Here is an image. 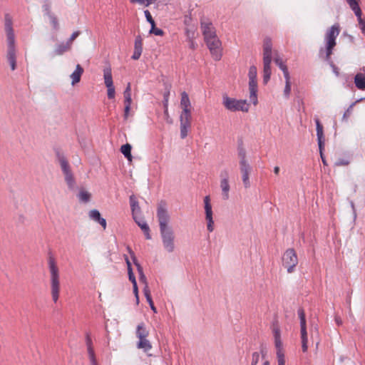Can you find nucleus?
<instances>
[{
    "mask_svg": "<svg viewBox=\"0 0 365 365\" xmlns=\"http://www.w3.org/2000/svg\"><path fill=\"white\" fill-rule=\"evenodd\" d=\"M157 217L163 247L168 252H173L175 247V233L172 227L169 225L170 216L168 211L165 202L161 201L158 204Z\"/></svg>",
    "mask_w": 365,
    "mask_h": 365,
    "instance_id": "1",
    "label": "nucleus"
},
{
    "mask_svg": "<svg viewBox=\"0 0 365 365\" xmlns=\"http://www.w3.org/2000/svg\"><path fill=\"white\" fill-rule=\"evenodd\" d=\"M274 61L275 64L282 70L287 66L283 63L282 59L278 54L277 51L272 52V43L269 37H266L263 41V82L267 83L272 74L271 63Z\"/></svg>",
    "mask_w": 365,
    "mask_h": 365,
    "instance_id": "2",
    "label": "nucleus"
},
{
    "mask_svg": "<svg viewBox=\"0 0 365 365\" xmlns=\"http://www.w3.org/2000/svg\"><path fill=\"white\" fill-rule=\"evenodd\" d=\"M4 30L6 36L7 50L6 58L12 71L16 68V51L15 36L12 28V19L9 14L4 16Z\"/></svg>",
    "mask_w": 365,
    "mask_h": 365,
    "instance_id": "3",
    "label": "nucleus"
},
{
    "mask_svg": "<svg viewBox=\"0 0 365 365\" xmlns=\"http://www.w3.org/2000/svg\"><path fill=\"white\" fill-rule=\"evenodd\" d=\"M48 268L51 274V296L53 302H56L59 297L60 277L58 268L54 258L52 257H50L48 259Z\"/></svg>",
    "mask_w": 365,
    "mask_h": 365,
    "instance_id": "4",
    "label": "nucleus"
},
{
    "mask_svg": "<svg viewBox=\"0 0 365 365\" xmlns=\"http://www.w3.org/2000/svg\"><path fill=\"white\" fill-rule=\"evenodd\" d=\"M57 159L64 175V179L68 185V189L71 190H73L76 188V180L71 170L68 160H66L65 156L60 153H57Z\"/></svg>",
    "mask_w": 365,
    "mask_h": 365,
    "instance_id": "5",
    "label": "nucleus"
},
{
    "mask_svg": "<svg viewBox=\"0 0 365 365\" xmlns=\"http://www.w3.org/2000/svg\"><path fill=\"white\" fill-rule=\"evenodd\" d=\"M222 104L229 110L232 112L242 111L247 112L249 110V105L246 100H237L230 98L227 95L222 97Z\"/></svg>",
    "mask_w": 365,
    "mask_h": 365,
    "instance_id": "6",
    "label": "nucleus"
},
{
    "mask_svg": "<svg viewBox=\"0 0 365 365\" xmlns=\"http://www.w3.org/2000/svg\"><path fill=\"white\" fill-rule=\"evenodd\" d=\"M339 34V25H333L326 34V60L329 61L332 50L336 46V38Z\"/></svg>",
    "mask_w": 365,
    "mask_h": 365,
    "instance_id": "7",
    "label": "nucleus"
},
{
    "mask_svg": "<svg viewBox=\"0 0 365 365\" xmlns=\"http://www.w3.org/2000/svg\"><path fill=\"white\" fill-rule=\"evenodd\" d=\"M283 266L287 268L289 273L294 272V267L298 263V258L293 249H288L282 257Z\"/></svg>",
    "mask_w": 365,
    "mask_h": 365,
    "instance_id": "8",
    "label": "nucleus"
},
{
    "mask_svg": "<svg viewBox=\"0 0 365 365\" xmlns=\"http://www.w3.org/2000/svg\"><path fill=\"white\" fill-rule=\"evenodd\" d=\"M298 315L300 319V334L302 341V349L303 352H307L308 349V337L307 331V324L305 313L302 308L299 309Z\"/></svg>",
    "mask_w": 365,
    "mask_h": 365,
    "instance_id": "9",
    "label": "nucleus"
},
{
    "mask_svg": "<svg viewBox=\"0 0 365 365\" xmlns=\"http://www.w3.org/2000/svg\"><path fill=\"white\" fill-rule=\"evenodd\" d=\"M210 53L215 60L219 61L221 58L220 41L217 36L205 40Z\"/></svg>",
    "mask_w": 365,
    "mask_h": 365,
    "instance_id": "10",
    "label": "nucleus"
},
{
    "mask_svg": "<svg viewBox=\"0 0 365 365\" xmlns=\"http://www.w3.org/2000/svg\"><path fill=\"white\" fill-rule=\"evenodd\" d=\"M204 204L207 229L209 232H212L214 230V221L212 218V205L210 204V198L209 195L204 197Z\"/></svg>",
    "mask_w": 365,
    "mask_h": 365,
    "instance_id": "11",
    "label": "nucleus"
},
{
    "mask_svg": "<svg viewBox=\"0 0 365 365\" xmlns=\"http://www.w3.org/2000/svg\"><path fill=\"white\" fill-rule=\"evenodd\" d=\"M200 23L205 40L217 36L215 29L214 28L211 22L205 21V19H201Z\"/></svg>",
    "mask_w": 365,
    "mask_h": 365,
    "instance_id": "12",
    "label": "nucleus"
},
{
    "mask_svg": "<svg viewBox=\"0 0 365 365\" xmlns=\"http://www.w3.org/2000/svg\"><path fill=\"white\" fill-rule=\"evenodd\" d=\"M180 106L182 109L180 116L191 117V103L189 96L185 91L181 93Z\"/></svg>",
    "mask_w": 365,
    "mask_h": 365,
    "instance_id": "13",
    "label": "nucleus"
},
{
    "mask_svg": "<svg viewBox=\"0 0 365 365\" xmlns=\"http://www.w3.org/2000/svg\"><path fill=\"white\" fill-rule=\"evenodd\" d=\"M240 170L242 174V180L245 188L250 187V175L252 170V168L250 164L240 165Z\"/></svg>",
    "mask_w": 365,
    "mask_h": 365,
    "instance_id": "14",
    "label": "nucleus"
},
{
    "mask_svg": "<svg viewBox=\"0 0 365 365\" xmlns=\"http://www.w3.org/2000/svg\"><path fill=\"white\" fill-rule=\"evenodd\" d=\"M192 117L180 116V137L184 139L187 137L188 129L191 127Z\"/></svg>",
    "mask_w": 365,
    "mask_h": 365,
    "instance_id": "15",
    "label": "nucleus"
},
{
    "mask_svg": "<svg viewBox=\"0 0 365 365\" xmlns=\"http://www.w3.org/2000/svg\"><path fill=\"white\" fill-rule=\"evenodd\" d=\"M250 98L254 105L257 103V79H249Z\"/></svg>",
    "mask_w": 365,
    "mask_h": 365,
    "instance_id": "16",
    "label": "nucleus"
},
{
    "mask_svg": "<svg viewBox=\"0 0 365 365\" xmlns=\"http://www.w3.org/2000/svg\"><path fill=\"white\" fill-rule=\"evenodd\" d=\"M143 51V40L140 36H138L135 40L134 52L132 56L133 60H138L141 56Z\"/></svg>",
    "mask_w": 365,
    "mask_h": 365,
    "instance_id": "17",
    "label": "nucleus"
},
{
    "mask_svg": "<svg viewBox=\"0 0 365 365\" xmlns=\"http://www.w3.org/2000/svg\"><path fill=\"white\" fill-rule=\"evenodd\" d=\"M237 155L239 158V165L250 164L247 158L246 150L242 142L237 145Z\"/></svg>",
    "mask_w": 365,
    "mask_h": 365,
    "instance_id": "18",
    "label": "nucleus"
},
{
    "mask_svg": "<svg viewBox=\"0 0 365 365\" xmlns=\"http://www.w3.org/2000/svg\"><path fill=\"white\" fill-rule=\"evenodd\" d=\"M272 332L274 337V344L276 348L282 347V342L281 341L280 329L277 322L272 324Z\"/></svg>",
    "mask_w": 365,
    "mask_h": 365,
    "instance_id": "19",
    "label": "nucleus"
},
{
    "mask_svg": "<svg viewBox=\"0 0 365 365\" xmlns=\"http://www.w3.org/2000/svg\"><path fill=\"white\" fill-rule=\"evenodd\" d=\"M71 46L67 43H61L56 46V48L51 53V56L54 57L56 56L63 55L65 52L69 51Z\"/></svg>",
    "mask_w": 365,
    "mask_h": 365,
    "instance_id": "20",
    "label": "nucleus"
},
{
    "mask_svg": "<svg viewBox=\"0 0 365 365\" xmlns=\"http://www.w3.org/2000/svg\"><path fill=\"white\" fill-rule=\"evenodd\" d=\"M133 219L135 222L138 224V225L141 228V230L143 231L144 234L145 235V237L148 240L151 239V236L150 234V228L148 224L144 222L143 220L138 219L135 215H133Z\"/></svg>",
    "mask_w": 365,
    "mask_h": 365,
    "instance_id": "21",
    "label": "nucleus"
},
{
    "mask_svg": "<svg viewBox=\"0 0 365 365\" xmlns=\"http://www.w3.org/2000/svg\"><path fill=\"white\" fill-rule=\"evenodd\" d=\"M83 73V68L78 64L76 70L71 73V78L72 79V85H75L81 80V76Z\"/></svg>",
    "mask_w": 365,
    "mask_h": 365,
    "instance_id": "22",
    "label": "nucleus"
},
{
    "mask_svg": "<svg viewBox=\"0 0 365 365\" xmlns=\"http://www.w3.org/2000/svg\"><path fill=\"white\" fill-rule=\"evenodd\" d=\"M103 78L106 87H111L113 86L111 68L109 66L103 69Z\"/></svg>",
    "mask_w": 365,
    "mask_h": 365,
    "instance_id": "23",
    "label": "nucleus"
},
{
    "mask_svg": "<svg viewBox=\"0 0 365 365\" xmlns=\"http://www.w3.org/2000/svg\"><path fill=\"white\" fill-rule=\"evenodd\" d=\"M220 187L222 190V198L225 200H228L230 197L229 192H230V185L229 180L225 179L220 180Z\"/></svg>",
    "mask_w": 365,
    "mask_h": 365,
    "instance_id": "24",
    "label": "nucleus"
},
{
    "mask_svg": "<svg viewBox=\"0 0 365 365\" xmlns=\"http://www.w3.org/2000/svg\"><path fill=\"white\" fill-rule=\"evenodd\" d=\"M354 83L360 90L365 89V75L362 73H358L354 78Z\"/></svg>",
    "mask_w": 365,
    "mask_h": 365,
    "instance_id": "25",
    "label": "nucleus"
},
{
    "mask_svg": "<svg viewBox=\"0 0 365 365\" xmlns=\"http://www.w3.org/2000/svg\"><path fill=\"white\" fill-rule=\"evenodd\" d=\"M148 334H149V332L146 329V328L145 327V324L144 323L139 324L138 325V327H137V329H136V336H137V337L138 339L147 338Z\"/></svg>",
    "mask_w": 365,
    "mask_h": 365,
    "instance_id": "26",
    "label": "nucleus"
},
{
    "mask_svg": "<svg viewBox=\"0 0 365 365\" xmlns=\"http://www.w3.org/2000/svg\"><path fill=\"white\" fill-rule=\"evenodd\" d=\"M138 349H142L144 351H148L151 349L152 345L150 342L146 338L139 339V341L137 344Z\"/></svg>",
    "mask_w": 365,
    "mask_h": 365,
    "instance_id": "27",
    "label": "nucleus"
},
{
    "mask_svg": "<svg viewBox=\"0 0 365 365\" xmlns=\"http://www.w3.org/2000/svg\"><path fill=\"white\" fill-rule=\"evenodd\" d=\"M87 346L91 365H97V362L94 355V351L93 348L91 347V339H90L88 335L87 336Z\"/></svg>",
    "mask_w": 365,
    "mask_h": 365,
    "instance_id": "28",
    "label": "nucleus"
},
{
    "mask_svg": "<svg viewBox=\"0 0 365 365\" xmlns=\"http://www.w3.org/2000/svg\"><path fill=\"white\" fill-rule=\"evenodd\" d=\"M143 292L144 295L146 298L147 302H148L151 309L155 313L157 312L156 308L154 306L151 295H150V291L149 287H144L143 288Z\"/></svg>",
    "mask_w": 365,
    "mask_h": 365,
    "instance_id": "29",
    "label": "nucleus"
},
{
    "mask_svg": "<svg viewBox=\"0 0 365 365\" xmlns=\"http://www.w3.org/2000/svg\"><path fill=\"white\" fill-rule=\"evenodd\" d=\"M131 148V145L128 143L122 145L120 148L121 153L129 161H132Z\"/></svg>",
    "mask_w": 365,
    "mask_h": 365,
    "instance_id": "30",
    "label": "nucleus"
},
{
    "mask_svg": "<svg viewBox=\"0 0 365 365\" xmlns=\"http://www.w3.org/2000/svg\"><path fill=\"white\" fill-rule=\"evenodd\" d=\"M350 8L354 11L356 16L362 14L361 10L359 6V3L356 0H346Z\"/></svg>",
    "mask_w": 365,
    "mask_h": 365,
    "instance_id": "31",
    "label": "nucleus"
},
{
    "mask_svg": "<svg viewBox=\"0 0 365 365\" xmlns=\"http://www.w3.org/2000/svg\"><path fill=\"white\" fill-rule=\"evenodd\" d=\"M124 103L125 104H131L132 99H131V86L130 83H128L127 85V87L125 88L124 93Z\"/></svg>",
    "mask_w": 365,
    "mask_h": 365,
    "instance_id": "32",
    "label": "nucleus"
},
{
    "mask_svg": "<svg viewBox=\"0 0 365 365\" xmlns=\"http://www.w3.org/2000/svg\"><path fill=\"white\" fill-rule=\"evenodd\" d=\"M127 250H128V253L130 255V257L133 259V262H134L135 265L137 267V270H138V274H140L144 273L143 270V267H141V265L138 262L133 251L130 249V247H127Z\"/></svg>",
    "mask_w": 365,
    "mask_h": 365,
    "instance_id": "33",
    "label": "nucleus"
},
{
    "mask_svg": "<svg viewBox=\"0 0 365 365\" xmlns=\"http://www.w3.org/2000/svg\"><path fill=\"white\" fill-rule=\"evenodd\" d=\"M78 198L83 202H88L90 200L91 194L85 190H81L78 193Z\"/></svg>",
    "mask_w": 365,
    "mask_h": 365,
    "instance_id": "34",
    "label": "nucleus"
},
{
    "mask_svg": "<svg viewBox=\"0 0 365 365\" xmlns=\"http://www.w3.org/2000/svg\"><path fill=\"white\" fill-rule=\"evenodd\" d=\"M277 349V357L278 361V365H285L284 354L283 352L282 347L276 348Z\"/></svg>",
    "mask_w": 365,
    "mask_h": 365,
    "instance_id": "35",
    "label": "nucleus"
},
{
    "mask_svg": "<svg viewBox=\"0 0 365 365\" xmlns=\"http://www.w3.org/2000/svg\"><path fill=\"white\" fill-rule=\"evenodd\" d=\"M130 207L133 215H135L136 211H140V207L138 206V202L135 200L133 195L130 197Z\"/></svg>",
    "mask_w": 365,
    "mask_h": 365,
    "instance_id": "36",
    "label": "nucleus"
},
{
    "mask_svg": "<svg viewBox=\"0 0 365 365\" xmlns=\"http://www.w3.org/2000/svg\"><path fill=\"white\" fill-rule=\"evenodd\" d=\"M165 103H164V115L166 121L168 123H172V119L170 118L169 113H168V93L165 95Z\"/></svg>",
    "mask_w": 365,
    "mask_h": 365,
    "instance_id": "37",
    "label": "nucleus"
},
{
    "mask_svg": "<svg viewBox=\"0 0 365 365\" xmlns=\"http://www.w3.org/2000/svg\"><path fill=\"white\" fill-rule=\"evenodd\" d=\"M356 102H354L352 103L349 107L346 109V110L344 112L343 116H342V120L343 121H345V122H347L349 117L351 116V113H352V111H353V108L354 106H355Z\"/></svg>",
    "mask_w": 365,
    "mask_h": 365,
    "instance_id": "38",
    "label": "nucleus"
},
{
    "mask_svg": "<svg viewBox=\"0 0 365 365\" xmlns=\"http://www.w3.org/2000/svg\"><path fill=\"white\" fill-rule=\"evenodd\" d=\"M89 217L98 222L101 219V215L98 210H92L89 212Z\"/></svg>",
    "mask_w": 365,
    "mask_h": 365,
    "instance_id": "39",
    "label": "nucleus"
},
{
    "mask_svg": "<svg viewBox=\"0 0 365 365\" xmlns=\"http://www.w3.org/2000/svg\"><path fill=\"white\" fill-rule=\"evenodd\" d=\"M316 125H317V139H323V138H324L323 126L320 123V122L318 119L316 120Z\"/></svg>",
    "mask_w": 365,
    "mask_h": 365,
    "instance_id": "40",
    "label": "nucleus"
},
{
    "mask_svg": "<svg viewBox=\"0 0 365 365\" xmlns=\"http://www.w3.org/2000/svg\"><path fill=\"white\" fill-rule=\"evenodd\" d=\"M51 2L49 0H46L44 1V4L43 5V10L47 16H50L51 14H53L51 12Z\"/></svg>",
    "mask_w": 365,
    "mask_h": 365,
    "instance_id": "41",
    "label": "nucleus"
},
{
    "mask_svg": "<svg viewBox=\"0 0 365 365\" xmlns=\"http://www.w3.org/2000/svg\"><path fill=\"white\" fill-rule=\"evenodd\" d=\"M358 19V27L365 36V21L361 18V14L356 16Z\"/></svg>",
    "mask_w": 365,
    "mask_h": 365,
    "instance_id": "42",
    "label": "nucleus"
},
{
    "mask_svg": "<svg viewBox=\"0 0 365 365\" xmlns=\"http://www.w3.org/2000/svg\"><path fill=\"white\" fill-rule=\"evenodd\" d=\"M48 17L50 19V21L53 26V28L55 30H58L59 29V24H58V19H57L56 16L54 14H51Z\"/></svg>",
    "mask_w": 365,
    "mask_h": 365,
    "instance_id": "43",
    "label": "nucleus"
},
{
    "mask_svg": "<svg viewBox=\"0 0 365 365\" xmlns=\"http://www.w3.org/2000/svg\"><path fill=\"white\" fill-rule=\"evenodd\" d=\"M257 67L255 66H250L249 69V79H257Z\"/></svg>",
    "mask_w": 365,
    "mask_h": 365,
    "instance_id": "44",
    "label": "nucleus"
},
{
    "mask_svg": "<svg viewBox=\"0 0 365 365\" xmlns=\"http://www.w3.org/2000/svg\"><path fill=\"white\" fill-rule=\"evenodd\" d=\"M157 0H130L131 3H138L142 5H145V6H148L152 4Z\"/></svg>",
    "mask_w": 365,
    "mask_h": 365,
    "instance_id": "45",
    "label": "nucleus"
},
{
    "mask_svg": "<svg viewBox=\"0 0 365 365\" xmlns=\"http://www.w3.org/2000/svg\"><path fill=\"white\" fill-rule=\"evenodd\" d=\"M107 89L108 98L109 99H113L115 98V94L114 86H112L111 87H107Z\"/></svg>",
    "mask_w": 365,
    "mask_h": 365,
    "instance_id": "46",
    "label": "nucleus"
},
{
    "mask_svg": "<svg viewBox=\"0 0 365 365\" xmlns=\"http://www.w3.org/2000/svg\"><path fill=\"white\" fill-rule=\"evenodd\" d=\"M291 93V82L285 83V87L284 89V96L285 98H289Z\"/></svg>",
    "mask_w": 365,
    "mask_h": 365,
    "instance_id": "47",
    "label": "nucleus"
},
{
    "mask_svg": "<svg viewBox=\"0 0 365 365\" xmlns=\"http://www.w3.org/2000/svg\"><path fill=\"white\" fill-rule=\"evenodd\" d=\"M144 14H145L147 21L151 24V26H155V21L152 18V16H151L150 11L148 10H145L144 11Z\"/></svg>",
    "mask_w": 365,
    "mask_h": 365,
    "instance_id": "48",
    "label": "nucleus"
},
{
    "mask_svg": "<svg viewBox=\"0 0 365 365\" xmlns=\"http://www.w3.org/2000/svg\"><path fill=\"white\" fill-rule=\"evenodd\" d=\"M151 34H154L156 36H162L163 34V31L160 29L155 28V26H151V29L150 31Z\"/></svg>",
    "mask_w": 365,
    "mask_h": 365,
    "instance_id": "49",
    "label": "nucleus"
},
{
    "mask_svg": "<svg viewBox=\"0 0 365 365\" xmlns=\"http://www.w3.org/2000/svg\"><path fill=\"white\" fill-rule=\"evenodd\" d=\"M80 35V31H75L72 34L68 41L66 42L71 47L73 41Z\"/></svg>",
    "mask_w": 365,
    "mask_h": 365,
    "instance_id": "50",
    "label": "nucleus"
},
{
    "mask_svg": "<svg viewBox=\"0 0 365 365\" xmlns=\"http://www.w3.org/2000/svg\"><path fill=\"white\" fill-rule=\"evenodd\" d=\"M139 281L140 282L144 284V287H149L147 282V279L144 273L139 274Z\"/></svg>",
    "mask_w": 365,
    "mask_h": 365,
    "instance_id": "51",
    "label": "nucleus"
},
{
    "mask_svg": "<svg viewBox=\"0 0 365 365\" xmlns=\"http://www.w3.org/2000/svg\"><path fill=\"white\" fill-rule=\"evenodd\" d=\"M259 359V353H257V352L253 353L251 365H256L258 363Z\"/></svg>",
    "mask_w": 365,
    "mask_h": 365,
    "instance_id": "52",
    "label": "nucleus"
},
{
    "mask_svg": "<svg viewBox=\"0 0 365 365\" xmlns=\"http://www.w3.org/2000/svg\"><path fill=\"white\" fill-rule=\"evenodd\" d=\"M133 293H134L135 299H136V304H138L139 296H138V289L137 283H134V284H133Z\"/></svg>",
    "mask_w": 365,
    "mask_h": 365,
    "instance_id": "53",
    "label": "nucleus"
},
{
    "mask_svg": "<svg viewBox=\"0 0 365 365\" xmlns=\"http://www.w3.org/2000/svg\"><path fill=\"white\" fill-rule=\"evenodd\" d=\"M128 273L129 280L132 282V284H134V283H137L135 277L133 272V269H130V270L128 271Z\"/></svg>",
    "mask_w": 365,
    "mask_h": 365,
    "instance_id": "54",
    "label": "nucleus"
},
{
    "mask_svg": "<svg viewBox=\"0 0 365 365\" xmlns=\"http://www.w3.org/2000/svg\"><path fill=\"white\" fill-rule=\"evenodd\" d=\"M282 71H283V73H284V76L285 78V83L291 82L290 81V76H289V73L288 71L287 67L284 68V69H282Z\"/></svg>",
    "mask_w": 365,
    "mask_h": 365,
    "instance_id": "55",
    "label": "nucleus"
},
{
    "mask_svg": "<svg viewBox=\"0 0 365 365\" xmlns=\"http://www.w3.org/2000/svg\"><path fill=\"white\" fill-rule=\"evenodd\" d=\"M130 105L131 104H125V109H124V118L127 119L128 117V113L130 109Z\"/></svg>",
    "mask_w": 365,
    "mask_h": 365,
    "instance_id": "56",
    "label": "nucleus"
},
{
    "mask_svg": "<svg viewBox=\"0 0 365 365\" xmlns=\"http://www.w3.org/2000/svg\"><path fill=\"white\" fill-rule=\"evenodd\" d=\"M317 140H318V145H319L320 155H322L323 149H324V140H323V139H317Z\"/></svg>",
    "mask_w": 365,
    "mask_h": 365,
    "instance_id": "57",
    "label": "nucleus"
},
{
    "mask_svg": "<svg viewBox=\"0 0 365 365\" xmlns=\"http://www.w3.org/2000/svg\"><path fill=\"white\" fill-rule=\"evenodd\" d=\"M220 178H221V180L225 179L227 180H229V174H228L227 170H223L221 172Z\"/></svg>",
    "mask_w": 365,
    "mask_h": 365,
    "instance_id": "58",
    "label": "nucleus"
},
{
    "mask_svg": "<svg viewBox=\"0 0 365 365\" xmlns=\"http://www.w3.org/2000/svg\"><path fill=\"white\" fill-rule=\"evenodd\" d=\"M260 352H261V354L262 356V358H264L265 356L267 354V347L265 346H264V345H261Z\"/></svg>",
    "mask_w": 365,
    "mask_h": 365,
    "instance_id": "59",
    "label": "nucleus"
},
{
    "mask_svg": "<svg viewBox=\"0 0 365 365\" xmlns=\"http://www.w3.org/2000/svg\"><path fill=\"white\" fill-rule=\"evenodd\" d=\"M105 230L106 228V221L104 218L101 217V219L98 222Z\"/></svg>",
    "mask_w": 365,
    "mask_h": 365,
    "instance_id": "60",
    "label": "nucleus"
},
{
    "mask_svg": "<svg viewBox=\"0 0 365 365\" xmlns=\"http://www.w3.org/2000/svg\"><path fill=\"white\" fill-rule=\"evenodd\" d=\"M335 322H336V324H337L338 326H341V325L342 324V320H341V319L339 317H338V316H336V317H335Z\"/></svg>",
    "mask_w": 365,
    "mask_h": 365,
    "instance_id": "61",
    "label": "nucleus"
},
{
    "mask_svg": "<svg viewBox=\"0 0 365 365\" xmlns=\"http://www.w3.org/2000/svg\"><path fill=\"white\" fill-rule=\"evenodd\" d=\"M125 259L126 264H127V267H128V271H129L130 269H132L131 263H130L129 259L128 258V257H125Z\"/></svg>",
    "mask_w": 365,
    "mask_h": 365,
    "instance_id": "62",
    "label": "nucleus"
},
{
    "mask_svg": "<svg viewBox=\"0 0 365 365\" xmlns=\"http://www.w3.org/2000/svg\"><path fill=\"white\" fill-rule=\"evenodd\" d=\"M346 302H347V304H348V305H349V314H350V316H353V315H352V313H351V297H349L347 298V299H346Z\"/></svg>",
    "mask_w": 365,
    "mask_h": 365,
    "instance_id": "63",
    "label": "nucleus"
},
{
    "mask_svg": "<svg viewBox=\"0 0 365 365\" xmlns=\"http://www.w3.org/2000/svg\"><path fill=\"white\" fill-rule=\"evenodd\" d=\"M274 173L275 175H278L279 173V168L278 166H276L274 168Z\"/></svg>",
    "mask_w": 365,
    "mask_h": 365,
    "instance_id": "64",
    "label": "nucleus"
}]
</instances>
